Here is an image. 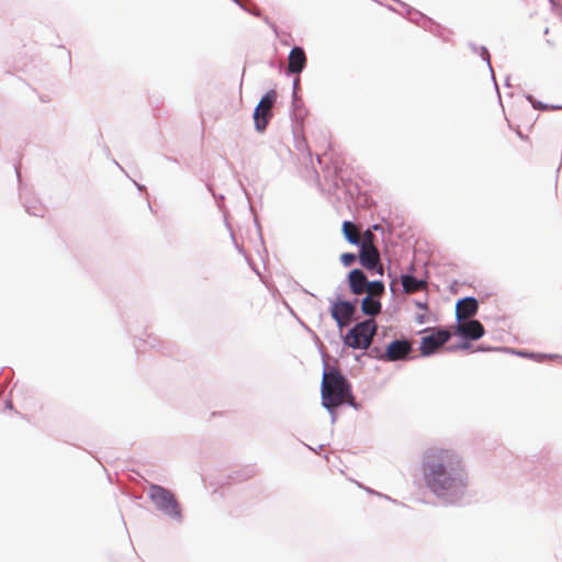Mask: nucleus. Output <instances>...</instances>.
<instances>
[{
    "label": "nucleus",
    "instance_id": "13",
    "mask_svg": "<svg viewBox=\"0 0 562 562\" xmlns=\"http://www.w3.org/2000/svg\"><path fill=\"white\" fill-rule=\"evenodd\" d=\"M348 281L350 291L356 295L364 293L369 283L366 274L360 269L351 270L348 276Z\"/></svg>",
    "mask_w": 562,
    "mask_h": 562
},
{
    "label": "nucleus",
    "instance_id": "10",
    "mask_svg": "<svg viewBox=\"0 0 562 562\" xmlns=\"http://www.w3.org/2000/svg\"><path fill=\"white\" fill-rule=\"evenodd\" d=\"M359 260L361 266L367 270L378 269L380 274L383 273V268L380 263V254L375 246L360 247Z\"/></svg>",
    "mask_w": 562,
    "mask_h": 562
},
{
    "label": "nucleus",
    "instance_id": "9",
    "mask_svg": "<svg viewBox=\"0 0 562 562\" xmlns=\"http://www.w3.org/2000/svg\"><path fill=\"white\" fill-rule=\"evenodd\" d=\"M456 333L462 336L463 338L476 340L484 335L485 330L483 325L479 321L465 319L458 322L456 326Z\"/></svg>",
    "mask_w": 562,
    "mask_h": 562
},
{
    "label": "nucleus",
    "instance_id": "19",
    "mask_svg": "<svg viewBox=\"0 0 562 562\" xmlns=\"http://www.w3.org/2000/svg\"><path fill=\"white\" fill-rule=\"evenodd\" d=\"M340 261L344 266L349 267L356 261V255L351 252H345L340 256Z\"/></svg>",
    "mask_w": 562,
    "mask_h": 562
},
{
    "label": "nucleus",
    "instance_id": "2",
    "mask_svg": "<svg viewBox=\"0 0 562 562\" xmlns=\"http://www.w3.org/2000/svg\"><path fill=\"white\" fill-rule=\"evenodd\" d=\"M321 392L322 403L328 409L336 408L352 397L349 383L336 369L324 372Z\"/></svg>",
    "mask_w": 562,
    "mask_h": 562
},
{
    "label": "nucleus",
    "instance_id": "14",
    "mask_svg": "<svg viewBox=\"0 0 562 562\" xmlns=\"http://www.w3.org/2000/svg\"><path fill=\"white\" fill-rule=\"evenodd\" d=\"M342 234L350 244L358 245L360 243L361 234L352 222L345 221L342 223Z\"/></svg>",
    "mask_w": 562,
    "mask_h": 562
},
{
    "label": "nucleus",
    "instance_id": "5",
    "mask_svg": "<svg viewBox=\"0 0 562 562\" xmlns=\"http://www.w3.org/2000/svg\"><path fill=\"white\" fill-rule=\"evenodd\" d=\"M277 100L274 90L268 91L257 104L254 112L255 127L258 132H263L272 117V108Z\"/></svg>",
    "mask_w": 562,
    "mask_h": 562
},
{
    "label": "nucleus",
    "instance_id": "8",
    "mask_svg": "<svg viewBox=\"0 0 562 562\" xmlns=\"http://www.w3.org/2000/svg\"><path fill=\"white\" fill-rule=\"evenodd\" d=\"M412 345L408 340H394L386 347L383 355H378L376 358L385 361H397L405 359L411 352Z\"/></svg>",
    "mask_w": 562,
    "mask_h": 562
},
{
    "label": "nucleus",
    "instance_id": "3",
    "mask_svg": "<svg viewBox=\"0 0 562 562\" xmlns=\"http://www.w3.org/2000/svg\"><path fill=\"white\" fill-rule=\"evenodd\" d=\"M148 496L156 508L173 519L180 520L181 508L175 494L160 485H150Z\"/></svg>",
    "mask_w": 562,
    "mask_h": 562
},
{
    "label": "nucleus",
    "instance_id": "7",
    "mask_svg": "<svg viewBox=\"0 0 562 562\" xmlns=\"http://www.w3.org/2000/svg\"><path fill=\"white\" fill-rule=\"evenodd\" d=\"M355 311L356 307L351 302L336 301L331 304L330 315L337 322V325L342 328L349 325Z\"/></svg>",
    "mask_w": 562,
    "mask_h": 562
},
{
    "label": "nucleus",
    "instance_id": "17",
    "mask_svg": "<svg viewBox=\"0 0 562 562\" xmlns=\"http://www.w3.org/2000/svg\"><path fill=\"white\" fill-rule=\"evenodd\" d=\"M364 292L370 297H379L384 293V284L381 281L369 282Z\"/></svg>",
    "mask_w": 562,
    "mask_h": 562
},
{
    "label": "nucleus",
    "instance_id": "6",
    "mask_svg": "<svg viewBox=\"0 0 562 562\" xmlns=\"http://www.w3.org/2000/svg\"><path fill=\"white\" fill-rule=\"evenodd\" d=\"M428 335L422 337L419 350L423 356H429L436 352L451 337V333L447 329L432 328L427 329Z\"/></svg>",
    "mask_w": 562,
    "mask_h": 562
},
{
    "label": "nucleus",
    "instance_id": "11",
    "mask_svg": "<svg viewBox=\"0 0 562 562\" xmlns=\"http://www.w3.org/2000/svg\"><path fill=\"white\" fill-rule=\"evenodd\" d=\"M479 304L474 297H464L459 300L456 305V316L458 322L470 319L477 313Z\"/></svg>",
    "mask_w": 562,
    "mask_h": 562
},
{
    "label": "nucleus",
    "instance_id": "4",
    "mask_svg": "<svg viewBox=\"0 0 562 562\" xmlns=\"http://www.w3.org/2000/svg\"><path fill=\"white\" fill-rule=\"evenodd\" d=\"M376 323L374 319H366L351 328L344 338L346 346L353 349H368L376 334Z\"/></svg>",
    "mask_w": 562,
    "mask_h": 562
},
{
    "label": "nucleus",
    "instance_id": "15",
    "mask_svg": "<svg viewBox=\"0 0 562 562\" xmlns=\"http://www.w3.org/2000/svg\"><path fill=\"white\" fill-rule=\"evenodd\" d=\"M402 285L406 293H415L424 289L426 283L425 281L417 280L415 277L403 276Z\"/></svg>",
    "mask_w": 562,
    "mask_h": 562
},
{
    "label": "nucleus",
    "instance_id": "20",
    "mask_svg": "<svg viewBox=\"0 0 562 562\" xmlns=\"http://www.w3.org/2000/svg\"><path fill=\"white\" fill-rule=\"evenodd\" d=\"M460 347L461 348H469V344L468 342H463Z\"/></svg>",
    "mask_w": 562,
    "mask_h": 562
},
{
    "label": "nucleus",
    "instance_id": "16",
    "mask_svg": "<svg viewBox=\"0 0 562 562\" xmlns=\"http://www.w3.org/2000/svg\"><path fill=\"white\" fill-rule=\"evenodd\" d=\"M361 310L366 315L374 316L381 312V303L375 297L366 296L361 302Z\"/></svg>",
    "mask_w": 562,
    "mask_h": 562
},
{
    "label": "nucleus",
    "instance_id": "1",
    "mask_svg": "<svg viewBox=\"0 0 562 562\" xmlns=\"http://www.w3.org/2000/svg\"><path fill=\"white\" fill-rule=\"evenodd\" d=\"M427 487L438 496H456L467 486L461 458L448 449L430 450L423 465Z\"/></svg>",
    "mask_w": 562,
    "mask_h": 562
},
{
    "label": "nucleus",
    "instance_id": "12",
    "mask_svg": "<svg viewBox=\"0 0 562 562\" xmlns=\"http://www.w3.org/2000/svg\"><path fill=\"white\" fill-rule=\"evenodd\" d=\"M306 65V55L302 47H293L289 54L288 70L290 74H300Z\"/></svg>",
    "mask_w": 562,
    "mask_h": 562
},
{
    "label": "nucleus",
    "instance_id": "18",
    "mask_svg": "<svg viewBox=\"0 0 562 562\" xmlns=\"http://www.w3.org/2000/svg\"><path fill=\"white\" fill-rule=\"evenodd\" d=\"M374 240V234L370 229H367L363 234H361V239L358 245H360V247H372L375 246Z\"/></svg>",
    "mask_w": 562,
    "mask_h": 562
}]
</instances>
